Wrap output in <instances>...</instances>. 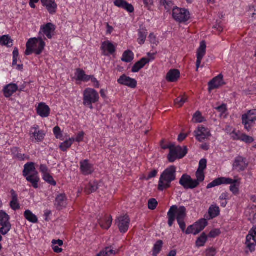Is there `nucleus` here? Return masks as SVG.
Segmentation results:
<instances>
[{"label":"nucleus","instance_id":"22","mask_svg":"<svg viewBox=\"0 0 256 256\" xmlns=\"http://www.w3.org/2000/svg\"><path fill=\"white\" fill-rule=\"evenodd\" d=\"M80 170L84 175H88L94 172L92 165L88 163V160H84L80 162Z\"/></svg>","mask_w":256,"mask_h":256},{"label":"nucleus","instance_id":"13","mask_svg":"<svg viewBox=\"0 0 256 256\" xmlns=\"http://www.w3.org/2000/svg\"><path fill=\"white\" fill-rule=\"evenodd\" d=\"M194 133L196 139L200 142H202L210 136V131L208 129L202 126H198Z\"/></svg>","mask_w":256,"mask_h":256},{"label":"nucleus","instance_id":"15","mask_svg":"<svg viewBox=\"0 0 256 256\" xmlns=\"http://www.w3.org/2000/svg\"><path fill=\"white\" fill-rule=\"evenodd\" d=\"M206 53V44L204 41H202L200 42V46L197 50V60L196 62V70L198 71V68L200 66L201 62L204 56Z\"/></svg>","mask_w":256,"mask_h":256},{"label":"nucleus","instance_id":"61","mask_svg":"<svg viewBox=\"0 0 256 256\" xmlns=\"http://www.w3.org/2000/svg\"><path fill=\"white\" fill-rule=\"evenodd\" d=\"M157 174L158 171L156 170H153L148 174L146 180H148L152 178H154L156 176Z\"/></svg>","mask_w":256,"mask_h":256},{"label":"nucleus","instance_id":"23","mask_svg":"<svg viewBox=\"0 0 256 256\" xmlns=\"http://www.w3.org/2000/svg\"><path fill=\"white\" fill-rule=\"evenodd\" d=\"M18 90V86L16 84H10L4 87V94L6 98H10Z\"/></svg>","mask_w":256,"mask_h":256},{"label":"nucleus","instance_id":"45","mask_svg":"<svg viewBox=\"0 0 256 256\" xmlns=\"http://www.w3.org/2000/svg\"><path fill=\"white\" fill-rule=\"evenodd\" d=\"M196 180H194V181H198V185L200 184V182H202L204 180V172L202 171H200L198 170H197L196 174Z\"/></svg>","mask_w":256,"mask_h":256},{"label":"nucleus","instance_id":"37","mask_svg":"<svg viewBox=\"0 0 256 256\" xmlns=\"http://www.w3.org/2000/svg\"><path fill=\"white\" fill-rule=\"evenodd\" d=\"M112 218L110 216L109 217L106 218L104 220H100L99 224L102 228L108 230L112 225Z\"/></svg>","mask_w":256,"mask_h":256},{"label":"nucleus","instance_id":"41","mask_svg":"<svg viewBox=\"0 0 256 256\" xmlns=\"http://www.w3.org/2000/svg\"><path fill=\"white\" fill-rule=\"evenodd\" d=\"M210 218H214L220 214V208L218 206H211L208 209Z\"/></svg>","mask_w":256,"mask_h":256},{"label":"nucleus","instance_id":"58","mask_svg":"<svg viewBox=\"0 0 256 256\" xmlns=\"http://www.w3.org/2000/svg\"><path fill=\"white\" fill-rule=\"evenodd\" d=\"M84 134L83 132H79L77 134L76 138H74V141H76L78 142H82L84 139Z\"/></svg>","mask_w":256,"mask_h":256},{"label":"nucleus","instance_id":"44","mask_svg":"<svg viewBox=\"0 0 256 256\" xmlns=\"http://www.w3.org/2000/svg\"><path fill=\"white\" fill-rule=\"evenodd\" d=\"M43 179L52 186H55L56 184V182L54 180L52 176L49 174L43 175Z\"/></svg>","mask_w":256,"mask_h":256},{"label":"nucleus","instance_id":"21","mask_svg":"<svg viewBox=\"0 0 256 256\" xmlns=\"http://www.w3.org/2000/svg\"><path fill=\"white\" fill-rule=\"evenodd\" d=\"M225 179H229L230 181V183H224V184H231L230 188V190L235 195L238 194L239 192V186L240 184V180L238 179L234 180L229 178H225Z\"/></svg>","mask_w":256,"mask_h":256},{"label":"nucleus","instance_id":"59","mask_svg":"<svg viewBox=\"0 0 256 256\" xmlns=\"http://www.w3.org/2000/svg\"><path fill=\"white\" fill-rule=\"evenodd\" d=\"M216 109L222 114H224L226 110V106L225 104H222L221 106L217 107Z\"/></svg>","mask_w":256,"mask_h":256},{"label":"nucleus","instance_id":"51","mask_svg":"<svg viewBox=\"0 0 256 256\" xmlns=\"http://www.w3.org/2000/svg\"><path fill=\"white\" fill-rule=\"evenodd\" d=\"M206 163H207V161H206V159H205V158L202 159L200 161L198 168V170L204 172V170L206 168Z\"/></svg>","mask_w":256,"mask_h":256},{"label":"nucleus","instance_id":"43","mask_svg":"<svg viewBox=\"0 0 256 256\" xmlns=\"http://www.w3.org/2000/svg\"><path fill=\"white\" fill-rule=\"evenodd\" d=\"M160 4L161 6L164 7L166 10L169 12L172 8L174 4L172 0H160Z\"/></svg>","mask_w":256,"mask_h":256},{"label":"nucleus","instance_id":"40","mask_svg":"<svg viewBox=\"0 0 256 256\" xmlns=\"http://www.w3.org/2000/svg\"><path fill=\"white\" fill-rule=\"evenodd\" d=\"M74 142V138H70L68 140L62 142L60 146V148L62 152H66L72 146Z\"/></svg>","mask_w":256,"mask_h":256},{"label":"nucleus","instance_id":"47","mask_svg":"<svg viewBox=\"0 0 256 256\" xmlns=\"http://www.w3.org/2000/svg\"><path fill=\"white\" fill-rule=\"evenodd\" d=\"M187 98L184 96H179L174 100V104L178 107H181L186 101Z\"/></svg>","mask_w":256,"mask_h":256},{"label":"nucleus","instance_id":"11","mask_svg":"<svg viewBox=\"0 0 256 256\" xmlns=\"http://www.w3.org/2000/svg\"><path fill=\"white\" fill-rule=\"evenodd\" d=\"M179 182L185 189H194L198 186V181H194L190 176L186 174L182 176Z\"/></svg>","mask_w":256,"mask_h":256},{"label":"nucleus","instance_id":"29","mask_svg":"<svg viewBox=\"0 0 256 256\" xmlns=\"http://www.w3.org/2000/svg\"><path fill=\"white\" fill-rule=\"evenodd\" d=\"M230 180L225 179L224 177L218 178L215 179L212 182L208 184L206 186L207 189L211 188L216 186L224 184V183H230Z\"/></svg>","mask_w":256,"mask_h":256},{"label":"nucleus","instance_id":"42","mask_svg":"<svg viewBox=\"0 0 256 256\" xmlns=\"http://www.w3.org/2000/svg\"><path fill=\"white\" fill-rule=\"evenodd\" d=\"M208 240V236L203 232L200 236L198 238L196 242V246L198 247L203 246Z\"/></svg>","mask_w":256,"mask_h":256},{"label":"nucleus","instance_id":"28","mask_svg":"<svg viewBox=\"0 0 256 256\" xmlns=\"http://www.w3.org/2000/svg\"><path fill=\"white\" fill-rule=\"evenodd\" d=\"M26 180L31 183L32 186L34 188H37L38 186V182L40 178L38 176V172L32 174L30 175L24 176Z\"/></svg>","mask_w":256,"mask_h":256},{"label":"nucleus","instance_id":"50","mask_svg":"<svg viewBox=\"0 0 256 256\" xmlns=\"http://www.w3.org/2000/svg\"><path fill=\"white\" fill-rule=\"evenodd\" d=\"M54 133L57 139H60L62 137V131L59 126H56L54 128Z\"/></svg>","mask_w":256,"mask_h":256},{"label":"nucleus","instance_id":"20","mask_svg":"<svg viewBox=\"0 0 256 256\" xmlns=\"http://www.w3.org/2000/svg\"><path fill=\"white\" fill-rule=\"evenodd\" d=\"M66 197L64 194H58L54 202V206L58 210H62L66 206Z\"/></svg>","mask_w":256,"mask_h":256},{"label":"nucleus","instance_id":"38","mask_svg":"<svg viewBox=\"0 0 256 256\" xmlns=\"http://www.w3.org/2000/svg\"><path fill=\"white\" fill-rule=\"evenodd\" d=\"M134 60V54L130 50L125 51L122 58V60L126 62H130Z\"/></svg>","mask_w":256,"mask_h":256},{"label":"nucleus","instance_id":"30","mask_svg":"<svg viewBox=\"0 0 256 256\" xmlns=\"http://www.w3.org/2000/svg\"><path fill=\"white\" fill-rule=\"evenodd\" d=\"M208 222L205 218H202L194 224L196 225L195 228L194 235L202 232L208 225Z\"/></svg>","mask_w":256,"mask_h":256},{"label":"nucleus","instance_id":"32","mask_svg":"<svg viewBox=\"0 0 256 256\" xmlns=\"http://www.w3.org/2000/svg\"><path fill=\"white\" fill-rule=\"evenodd\" d=\"M100 184L101 183L98 184V182H90L85 188V192L88 194H90L91 193L95 192L98 189L99 187L100 186Z\"/></svg>","mask_w":256,"mask_h":256},{"label":"nucleus","instance_id":"27","mask_svg":"<svg viewBox=\"0 0 256 256\" xmlns=\"http://www.w3.org/2000/svg\"><path fill=\"white\" fill-rule=\"evenodd\" d=\"M150 62V59L146 58H141L139 61L137 62L132 67V72H137L145 65Z\"/></svg>","mask_w":256,"mask_h":256},{"label":"nucleus","instance_id":"3","mask_svg":"<svg viewBox=\"0 0 256 256\" xmlns=\"http://www.w3.org/2000/svg\"><path fill=\"white\" fill-rule=\"evenodd\" d=\"M45 46V42L42 38H31L26 42L25 54L29 56L34 52L36 55H40L42 53Z\"/></svg>","mask_w":256,"mask_h":256},{"label":"nucleus","instance_id":"1","mask_svg":"<svg viewBox=\"0 0 256 256\" xmlns=\"http://www.w3.org/2000/svg\"><path fill=\"white\" fill-rule=\"evenodd\" d=\"M186 216V208L184 206L179 208L176 205L172 206L168 212V226L171 227L176 219L182 232H185L186 225L184 220Z\"/></svg>","mask_w":256,"mask_h":256},{"label":"nucleus","instance_id":"17","mask_svg":"<svg viewBox=\"0 0 256 256\" xmlns=\"http://www.w3.org/2000/svg\"><path fill=\"white\" fill-rule=\"evenodd\" d=\"M248 164L246 163V158L242 157H237L234 163L233 168L238 172L243 171L247 167Z\"/></svg>","mask_w":256,"mask_h":256},{"label":"nucleus","instance_id":"6","mask_svg":"<svg viewBox=\"0 0 256 256\" xmlns=\"http://www.w3.org/2000/svg\"><path fill=\"white\" fill-rule=\"evenodd\" d=\"M242 124L244 128L249 131L252 128L253 124L256 120V110H249L246 114L242 116Z\"/></svg>","mask_w":256,"mask_h":256},{"label":"nucleus","instance_id":"36","mask_svg":"<svg viewBox=\"0 0 256 256\" xmlns=\"http://www.w3.org/2000/svg\"><path fill=\"white\" fill-rule=\"evenodd\" d=\"M24 216L26 220L31 222L36 223L38 221L36 216L30 210H26L24 212Z\"/></svg>","mask_w":256,"mask_h":256},{"label":"nucleus","instance_id":"14","mask_svg":"<svg viewBox=\"0 0 256 256\" xmlns=\"http://www.w3.org/2000/svg\"><path fill=\"white\" fill-rule=\"evenodd\" d=\"M118 82L123 86H127L132 88H134L137 86V81L126 74H122L118 80Z\"/></svg>","mask_w":256,"mask_h":256},{"label":"nucleus","instance_id":"34","mask_svg":"<svg viewBox=\"0 0 256 256\" xmlns=\"http://www.w3.org/2000/svg\"><path fill=\"white\" fill-rule=\"evenodd\" d=\"M148 34L147 30L144 28H140L138 30V42L140 44H143Z\"/></svg>","mask_w":256,"mask_h":256},{"label":"nucleus","instance_id":"9","mask_svg":"<svg viewBox=\"0 0 256 256\" xmlns=\"http://www.w3.org/2000/svg\"><path fill=\"white\" fill-rule=\"evenodd\" d=\"M45 135L44 131L40 130L39 126L36 124L32 127L30 130V138L34 142H42Z\"/></svg>","mask_w":256,"mask_h":256},{"label":"nucleus","instance_id":"48","mask_svg":"<svg viewBox=\"0 0 256 256\" xmlns=\"http://www.w3.org/2000/svg\"><path fill=\"white\" fill-rule=\"evenodd\" d=\"M158 202L154 198H151L148 202V208L150 210H154L158 206Z\"/></svg>","mask_w":256,"mask_h":256},{"label":"nucleus","instance_id":"56","mask_svg":"<svg viewBox=\"0 0 256 256\" xmlns=\"http://www.w3.org/2000/svg\"><path fill=\"white\" fill-rule=\"evenodd\" d=\"M196 225H194V224L193 225L190 226H188L187 229L185 231V233L187 234H193L194 235V232H195V228Z\"/></svg>","mask_w":256,"mask_h":256},{"label":"nucleus","instance_id":"57","mask_svg":"<svg viewBox=\"0 0 256 256\" xmlns=\"http://www.w3.org/2000/svg\"><path fill=\"white\" fill-rule=\"evenodd\" d=\"M220 230L218 229H214L211 230L208 234L209 237L214 238L220 234Z\"/></svg>","mask_w":256,"mask_h":256},{"label":"nucleus","instance_id":"2","mask_svg":"<svg viewBox=\"0 0 256 256\" xmlns=\"http://www.w3.org/2000/svg\"><path fill=\"white\" fill-rule=\"evenodd\" d=\"M176 167L171 166L166 168L160 175L158 190L163 191L170 187V184L176 179Z\"/></svg>","mask_w":256,"mask_h":256},{"label":"nucleus","instance_id":"52","mask_svg":"<svg viewBox=\"0 0 256 256\" xmlns=\"http://www.w3.org/2000/svg\"><path fill=\"white\" fill-rule=\"evenodd\" d=\"M85 74H86L84 70H81L80 68L76 69V76L77 79L78 80L82 81V80L83 79Z\"/></svg>","mask_w":256,"mask_h":256},{"label":"nucleus","instance_id":"10","mask_svg":"<svg viewBox=\"0 0 256 256\" xmlns=\"http://www.w3.org/2000/svg\"><path fill=\"white\" fill-rule=\"evenodd\" d=\"M246 245L250 252L255 250L256 246V227L252 228L246 237Z\"/></svg>","mask_w":256,"mask_h":256},{"label":"nucleus","instance_id":"46","mask_svg":"<svg viewBox=\"0 0 256 256\" xmlns=\"http://www.w3.org/2000/svg\"><path fill=\"white\" fill-rule=\"evenodd\" d=\"M242 132L240 131L236 132L233 130L230 134L231 138L234 140H240Z\"/></svg>","mask_w":256,"mask_h":256},{"label":"nucleus","instance_id":"33","mask_svg":"<svg viewBox=\"0 0 256 256\" xmlns=\"http://www.w3.org/2000/svg\"><path fill=\"white\" fill-rule=\"evenodd\" d=\"M40 1L42 6L46 8L50 14H56L57 8V4L55 2L54 0V2H51V4H46V0H40Z\"/></svg>","mask_w":256,"mask_h":256},{"label":"nucleus","instance_id":"35","mask_svg":"<svg viewBox=\"0 0 256 256\" xmlns=\"http://www.w3.org/2000/svg\"><path fill=\"white\" fill-rule=\"evenodd\" d=\"M0 44L10 48L13 44V40L8 35H4L0 37Z\"/></svg>","mask_w":256,"mask_h":256},{"label":"nucleus","instance_id":"25","mask_svg":"<svg viewBox=\"0 0 256 256\" xmlns=\"http://www.w3.org/2000/svg\"><path fill=\"white\" fill-rule=\"evenodd\" d=\"M180 77V71L176 69H172L168 72L166 80L168 82H174L178 81Z\"/></svg>","mask_w":256,"mask_h":256},{"label":"nucleus","instance_id":"63","mask_svg":"<svg viewBox=\"0 0 256 256\" xmlns=\"http://www.w3.org/2000/svg\"><path fill=\"white\" fill-rule=\"evenodd\" d=\"M52 248L54 251L56 253H60L62 251V249L60 248L56 244H52Z\"/></svg>","mask_w":256,"mask_h":256},{"label":"nucleus","instance_id":"53","mask_svg":"<svg viewBox=\"0 0 256 256\" xmlns=\"http://www.w3.org/2000/svg\"><path fill=\"white\" fill-rule=\"evenodd\" d=\"M194 118L196 122L200 123L203 122L204 118L202 116L200 112L197 111L194 115Z\"/></svg>","mask_w":256,"mask_h":256},{"label":"nucleus","instance_id":"7","mask_svg":"<svg viewBox=\"0 0 256 256\" xmlns=\"http://www.w3.org/2000/svg\"><path fill=\"white\" fill-rule=\"evenodd\" d=\"M172 16L176 21L182 22L190 19V14L188 10L176 7L172 8Z\"/></svg>","mask_w":256,"mask_h":256},{"label":"nucleus","instance_id":"60","mask_svg":"<svg viewBox=\"0 0 256 256\" xmlns=\"http://www.w3.org/2000/svg\"><path fill=\"white\" fill-rule=\"evenodd\" d=\"M40 171L42 173L43 175L48 174V168L46 165L41 164L40 168Z\"/></svg>","mask_w":256,"mask_h":256},{"label":"nucleus","instance_id":"49","mask_svg":"<svg viewBox=\"0 0 256 256\" xmlns=\"http://www.w3.org/2000/svg\"><path fill=\"white\" fill-rule=\"evenodd\" d=\"M240 140L246 143L250 144L254 140L253 138L246 135V134H242Z\"/></svg>","mask_w":256,"mask_h":256},{"label":"nucleus","instance_id":"31","mask_svg":"<svg viewBox=\"0 0 256 256\" xmlns=\"http://www.w3.org/2000/svg\"><path fill=\"white\" fill-rule=\"evenodd\" d=\"M101 49L104 51H108L110 54H113L116 52V48L110 41H106L102 43Z\"/></svg>","mask_w":256,"mask_h":256},{"label":"nucleus","instance_id":"26","mask_svg":"<svg viewBox=\"0 0 256 256\" xmlns=\"http://www.w3.org/2000/svg\"><path fill=\"white\" fill-rule=\"evenodd\" d=\"M34 165V163L32 162L26 163L24 166V169L22 172L23 176H26L30 175L32 174L38 172L36 170Z\"/></svg>","mask_w":256,"mask_h":256},{"label":"nucleus","instance_id":"8","mask_svg":"<svg viewBox=\"0 0 256 256\" xmlns=\"http://www.w3.org/2000/svg\"><path fill=\"white\" fill-rule=\"evenodd\" d=\"M188 153V148L186 146H184L182 148L180 146H177L175 150H172L170 152L168 159L170 162H174L176 159L183 158Z\"/></svg>","mask_w":256,"mask_h":256},{"label":"nucleus","instance_id":"12","mask_svg":"<svg viewBox=\"0 0 256 256\" xmlns=\"http://www.w3.org/2000/svg\"><path fill=\"white\" fill-rule=\"evenodd\" d=\"M130 222V219L127 214L120 216L116 220L119 230L122 233H126L128 230Z\"/></svg>","mask_w":256,"mask_h":256},{"label":"nucleus","instance_id":"16","mask_svg":"<svg viewBox=\"0 0 256 256\" xmlns=\"http://www.w3.org/2000/svg\"><path fill=\"white\" fill-rule=\"evenodd\" d=\"M224 84L225 83L223 82V76L222 74H220L208 82V91L210 92L211 90L218 88Z\"/></svg>","mask_w":256,"mask_h":256},{"label":"nucleus","instance_id":"55","mask_svg":"<svg viewBox=\"0 0 256 256\" xmlns=\"http://www.w3.org/2000/svg\"><path fill=\"white\" fill-rule=\"evenodd\" d=\"M18 200H12L10 202V206L14 210H19L20 205L18 202Z\"/></svg>","mask_w":256,"mask_h":256},{"label":"nucleus","instance_id":"54","mask_svg":"<svg viewBox=\"0 0 256 256\" xmlns=\"http://www.w3.org/2000/svg\"><path fill=\"white\" fill-rule=\"evenodd\" d=\"M206 256H215L216 254V249L214 248H210L206 250Z\"/></svg>","mask_w":256,"mask_h":256},{"label":"nucleus","instance_id":"62","mask_svg":"<svg viewBox=\"0 0 256 256\" xmlns=\"http://www.w3.org/2000/svg\"><path fill=\"white\" fill-rule=\"evenodd\" d=\"M16 157L20 160H23L26 158H28L24 154H22L18 152L16 155Z\"/></svg>","mask_w":256,"mask_h":256},{"label":"nucleus","instance_id":"24","mask_svg":"<svg viewBox=\"0 0 256 256\" xmlns=\"http://www.w3.org/2000/svg\"><path fill=\"white\" fill-rule=\"evenodd\" d=\"M116 6L122 8L129 12H132L134 11V8L132 4H128L125 0H116L114 2Z\"/></svg>","mask_w":256,"mask_h":256},{"label":"nucleus","instance_id":"5","mask_svg":"<svg viewBox=\"0 0 256 256\" xmlns=\"http://www.w3.org/2000/svg\"><path fill=\"white\" fill-rule=\"evenodd\" d=\"M10 220V216L4 210H0V233L2 235L6 234L11 230Z\"/></svg>","mask_w":256,"mask_h":256},{"label":"nucleus","instance_id":"64","mask_svg":"<svg viewBox=\"0 0 256 256\" xmlns=\"http://www.w3.org/2000/svg\"><path fill=\"white\" fill-rule=\"evenodd\" d=\"M214 28L216 29L218 32H222L223 30V28L220 23L217 22L214 26Z\"/></svg>","mask_w":256,"mask_h":256},{"label":"nucleus","instance_id":"19","mask_svg":"<svg viewBox=\"0 0 256 256\" xmlns=\"http://www.w3.org/2000/svg\"><path fill=\"white\" fill-rule=\"evenodd\" d=\"M50 111L49 106L44 102L40 103L36 108L38 114L42 118L48 117L50 115Z\"/></svg>","mask_w":256,"mask_h":256},{"label":"nucleus","instance_id":"39","mask_svg":"<svg viewBox=\"0 0 256 256\" xmlns=\"http://www.w3.org/2000/svg\"><path fill=\"white\" fill-rule=\"evenodd\" d=\"M162 246L163 242L162 240H158L156 242L152 249V256H157L162 250Z\"/></svg>","mask_w":256,"mask_h":256},{"label":"nucleus","instance_id":"4","mask_svg":"<svg viewBox=\"0 0 256 256\" xmlns=\"http://www.w3.org/2000/svg\"><path fill=\"white\" fill-rule=\"evenodd\" d=\"M99 100L98 92L92 88H86L84 92L83 104L84 106L92 110L94 107L92 105L98 102Z\"/></svg>","mask_w":256,"mask_h":256},{"label":"nucleus","instance_id":"18","mask_svg":"<svg viewBox=\"0 0 256 256\" xmlns=\"http://www.w3.org/2000/svg\"><path fill=\"white\" fill-rule=\"evenodd\" d=\"M56 30V26L52 23H48L45 25L41 26L40 30L46 37L51 39L52 37V34Z\"/></svg>","mask_w":256,"mask_h":256}]
</instances>
